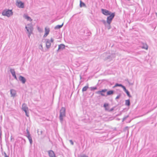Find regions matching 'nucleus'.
Segmentation results:
<instances>
[{
  "mask_svg": "<svg viewBox=\"0 0 157 157\" xmlns=\"http://www.w3.org/2000/svg\"><path fill=\"white\" fill-rule=\"evenodd\" d=\"M13 14V12L12 10L5 9L3 10L2 12V15L3 16L9 17L12 16Z\"/></svg>",
  "mask_w": 157,
  "mask_h": 157,
  "instance_id": "nucleus-2",
  "label": "nucleus"
},
{
  "mask_svg": "<svg viewBox=\"0 0 157 157\" xmlns=\"http://www.w3.org/2000/svg\"><path fill=\"white\" fill-rule=\"evenodd\" d=\"M107 28L108 29H110V25H108L107 26Z\"/></svg>",
  "mask_w": 157,
  "mask_h": 157,
  "instance_id": "nucleus-41",
  "label": "nucleus"
},
{
  "mask_svg": "<svg viewBox=\"0 0 157 157\" xmlns=\"http://www.w3.org/2000/svg\"><path fill=\"white\" fill-rule=\"evenodd\" d=\"M18 79L23 84H25L26 81V78L24 77L21 75H20Z\"/></svg>",
  "mask_w": 157,
  "mask_h": 157,
  "instance_id": "nucleus-9",
  "label": "nucleus"
},
{
  "mask_svg": "<svg viewBox=\"0 0 157 157\" xmlns=\"http://www.w3.org/2000/svg\"><path fill=\"white\" fill-rule=\"evenodd\" d=\"M66 108L64 107H62L60 110L59 119L61 123L63 122V118L66 117Z\"/></svg>",
  "mask_w": 157,
  "mask_h": 157,
  "instance_id": "nucleus-1",
  "label": "nucleus"
},
{
  "mask_svg": "<svg viewBox=\"0 0 157 157\" xmlns=\"http://www.w3.org/2000/svg\"><path fill=\"white\" fill-rule=\"evenodd\" d=\"M26 132H27V133L26 134V135H25V136L26 137L28 136H29L31 135H30V134L29 132V131L27 129H26Z\"/></svg>",
  "mask_w": 157,
  "mask_h": 157,
  "instance_id": "nucleus-25",
  "label": "nucleus"
},
{
  "mask_svg": "<svg viewBox=\"0 0 157 157\" xmlns=\"http://www.w3.org/2000/svg\"><path fill=\"white\" fill-rule=\"evenodd\" d=\"M121 87H122L123 89L124 90L125 92L127 90L126 89L125 86H123V85H122V86H121Z\"/></svg>",
  "mask_w": 157,
  "mask_h": 157,
  "instance_id": "nucleus-30",
  "label": "nucleus"
},
{
  "mask_svg": "<svg viewBox=\"0 0 157 157\" xmlns=\"http://www.w3.org/2000/svg\"><path fill=\"white\" fill-rule=\"evenodd\" d=\"M114 91L112 90H110L107 92V95L109 96L112 95L114 94Z\"/></svg>",
  "mask_w": 157,
  "mask_h": 157,
  "instance_id": "nucleus-17",
  "label": "nucleus"
},
{
  "mask_svg": "<svg viewBox=\"0 0 157 157\" xmlns=\"http://www.w3.org/2000/svg\"><path fill=\"white\" fill-rule=\"evenodd\" d=\"M121 87H122L123 89L124 90L125 92L127 90L126 89L125 86H123V85H122V86H121Z\"/></svg>",
  "mask_w": 157,
  "mask_h": 157,
  "instance_id": "nucleus-31",
  "label": "nucleus"
},
{
  "mask_svg": "<svg viewBox=\"0 0 157 157\" xmlns=\"http://www.w3.org/2000/svg\"><path fill=\"white\" fill-rule=\"evenodd\" d=\"M127 94V96L129 97H131V96L130 94L129 91L127 90V91L125 92Z\"/></svg>",
  "mask_w": 157,
  "mask_h": 157,
  "instance_id": "nucleus-28",
  "label": "nucleus"
},
{
  "mask_svg": "<svg viewBox=\"0 0 157 157\" xmlns=\"http://www.w3.org/2000/svg\"><path fill=\"white\" fill-rule=\"evenodd\" d=\"M88 84H87L84 87L82 90V92H84L86 91L87 89L89 88Z\"/></svg>",
  "mask_w": 157,
  "mask_h": 157,
  "instance_id": "nucleus-18",
  "label": "nucleus"
},
{
  "mask_svg": "<svg viewBox=\"0 0 157 157\" xmlns=\"http://www.w3.org/2000/svg\"><path fill=\"white\" fill-rule=\"evenodd\" d=\"M10 71L12 76L16 74L15 71L14 69H10Z\"/></svg>",
  "mask_w": 157,
  "mask_h": 157,
  "instance_id": "nucleus-23",
  "label": "nucleus"
},
{
  "mask_svg": "<svg viewBox=\"0 0 157 157\" xmlns=\"http://www.w3.org/2000/svg\"><path fill=\"white\" fill-rule=\"evenodd\" d=\"M65 48V45L63 44H61L59 45L58 48L57 50L58 52L59 51H61L63 50Z\"/></svg>",
  "mask_w": 157,
  "mask_h": 157,
  "instance_id": "nucleus-12",
  "label": "nucleus"
},
{
  "mask_svg": "<svg viewBox=\"0 0 157 157\" xmlns=\"http://www.w3.org/2000/svg\"><path fill=\"white\" fill-rule=\"evenodd\" d=\"M152 157H157V155H153Z\"/></svg>",
  "mask_w": 157,
  "mask_h": 157,
  "instance_id": "nucleus-44",
  "label": "nucleus"
},
{
  "mask_svg": "<svg viewBox=\"0 0 157 157\" xmlns=\"http://www.w3.org/2000/svg\"><path fill=\"white\" fill-rule=\"evenodd\" d=\"M105 110L108 111H109V108L108 107H108H107L106 108H105Z\"/></svg>",
  "mask_w": 157,
  "mask_h": 157,
  "instance_id": "nucleus-42",
  "label": "nucleus"
},
{
  "mask_svg": "<svg viewBox=\"0 0 157 157\" xmlns=\"http://www.w3.org/2000/svg\"><path fill=\"white\" fill-rule=\"evenodd\" d=\"M108 106H109V104L107 103H104V105H103V106L105 108L108 107Z\"/></svg>",
  "mask_w": 157,
  "mask_h": 157,
  "instance_id": "nucleus-32",
  "label": "nucleus"
},
{
  "mask_svg": "<svg viewBox=\"0 0 157 157\" xmlns=\"http://www.w3.org/2000/svg\"><path fill=\"white\" fill-rule=\"evenodd\" d=\"M5 157H9L8 156H7L6 153H5Z\"/></svg>",
  "mask_w": 157,
  "mask_h": 157,
  "instance_id": "nucleus-43",
  "label": "nucleus"
},
{
  "mask_svg": "<svg viewBox=\"0 0 157 157\" xmlns=\"http://www.w3.org/2000/svg\"><path fill=\"white\" fill-rule=\"evenodd\" d=\"M50 43H52L54 41V39L52 38H51V40H50Z\"/></svg>",
  "mask_w": 157,
  "mask_h": 157,
  "instance_id": "nucleus-38",
  "label": "nucleus"
},
{
  "mask_svg": "<svg viewBox=\"0 0 157 157\" xmlns=\"http://www.w3.org/2000/svg\"><path fill=\"white\" fill-rule=\"evenodd\" d=\"M63 25V23L61 25H58L56 26L54 29H59L61 28Z\"/></svg>",
  "mask_w": 157,
  "mask_h": 157,
  "instance_id": "nucleus-19",
  "label": "nucleus"
},
{
  "mask_svg": "<svg viewBox=\"0 0 157 157\" xmlns=\"http://www.w3.org/2000/svg\"><path fill=\"white\" fill-rule=\"evenodd\" d=\"M45 33L44 35L43 36V37H46L49 34L50 32V29L46 27L44 29Z\"/></svg>",
  "mask_w": 157,
  "mask_h": 157,
  "instance_id": "nucleus-8",
  "label": "nucleus"
},
{
  "mask_svg": "<svg viewBox=\"0 0 157 157\" xmlns=\"http://www.w3.org/2000/svg\"><path fill=\"white\" fill-rule=\"evenodd\" d=\"M115 57V54L113 55H111L109 56H108V57H107V59H112V58H114Z\"/></svg>",
  "mask_w": 157,
  "mask_h": 157,
  "instance_id": "nucleus-24",
  "label": "nucleus"
},
{
  "mask_svg": "<svg viewBox=\"0 0 157 157\" xmlns=\"http://www.w3.org/2000/svg\"><path fill=\"white\" fill-rule=\"evenodd\" d=\"M21 109L22 111L24 112L28 111V108L27 107L26 104L25 103H24L22 104Z\"/></svg>",
  "mask_w": 157,
  "mask_h": 157,
  "instance_id": "nucleus-11",
  "label": "nucleus"
},
{
  "mask_svg": "<svg viewBox=\"0 0 157 157\" xmlns=\"http://www.w3.org/2000/svg\"><path fill=\"white\" fill-rule=\"evenodd\" d=\"M49 156L50 157H56L55 153L53 151L50 150L48 151Z\"/></svg>",
  "mask_w": 157,
  "mask_h": 157,
  "instance_id": "nucleus-13",
  "label": "nucleus"
},
{
  "mask_svg": "<svg viewBox=\"0 0 157 157\" xmlns=\"http://www.w3.org/2000/svg\"><path fill=\"white\" fill-rule=\"evenodd\" d=\"M122 85L121 84H119L118 83H116L114 86V87H116L117 86L121 87L122 86Z\"/></svg>",
  "mask_w": 157,
  "mask_h": 157,
  "instance_id": "nucleus-27",
  "label": "nucleus"
},
{
  "mask_svg": "<svg viewBox=\"0 0 157 157\" xmlns=\"http://www.w3.org/2000/svg\"><path fill=\"white\" fill-rule=\"evenodd\" d=\"M90 89L91 91H93L97 90V88L96 86L91 87H90Z\"/></svg>",
  "mask_w": 157,
  "mask_h": 157,
  "instance_id": "nucleus-26",
  "label": "nucleus"
},
{
  "mask_svg": "<svg viewBox=\"0 0 157 157\" xmlns=\"http://www.w3.org/2000/svg\"><path fill=\"white\" fill-rule=\"evenodd\" d=\"M26 137L28 139L30 144L31 145L33 143V140L31 135L29 136H28Z\"/></svg>",
  "mask_w": 157,
  "mask_h": 157,
  "instance_id": "nucleus-21",
  "label": "nucleus"
},
{
  "mask_svg": "<svg viewBox=\"0 0 157 157\" xmlns=\"http://www.w3.org/2000/svg\"><path fill=\"white\" fill-rule=\"evenodd\" d=\"M14 78L16 79V80H17V76H16V74L13 75L12 76Z\"/></svg>",
  "mask_w": 157,
  "mask_h": 157,
  "instance_id": "nucleus-36",
  "label": "nucleus"
},
{
  "mask_svg": "<svg viewBox=\"0 0 157 157\" xmlns=\"http://www.w3.org/2000/svg\"><path fill=\"white\" fill-rule=\"evenodd\" d=\"M103 23L105 25V24L106 23V22H105V20H103Z\"/></svg>",
  "mask_w": 157,
  "mask_h": 157,
  "instance_id": "nucleus-45",
  "label": "nucleus"
},
{
  "mask_svg": "<svg viewBox=\"0 0 157 157\" xmlns=\"http://www.w3.org/2000/svg\"><path fill=\"white\" fill-rule=\"evenodd\" d=\"M121 87H122L123 89L124 90L125 92L127 90L126 89L125 86H123V85H122V86H121Z\"/></svg>",
  "mask_w": 157,
  "mask_h": 157,
  "instance_id": "nucleus-29",
  "label": "nucleus"
},
{
  "mask_svg": "<svg viewBox=\"0 0 157 157\" xmlns=\"http://www.w3.org/2000/svg\"><path fill=\"white\" fill-rule=\"evenodd\" d=\"M10 92L11 97H14L15 96L16 94V92L13 89H11L10 90Z\"/></svg>",
  "mask_w": 157,
  "mask_h": 157,
  "instance_id": "nucleus-15",
  "label": "nucleus"
},
{
  "mask_svg": "<svg viewBox=\"0 0 157 157\" xmlns=\"http://www.w3.org/2000/svg\"><path fill=\"white\" fill-rule=\"evenodd\" d=\"M16 5L19 8H23L24 7V3L21 1L17 2Z\"/></svg>",
  "mask_w": 157,
  "mask_h": 157,
  "instance_id": "nucleus-6",
  "label": "nucleus"
},
{
  "mask_svg": "<svg viewBox=\"0 0 157 157\" xmlns=\"http://www.w3.org/2000/svg\"><path fill=\"white\" fill-rule=\"evenodd\" d=\"M101 11L102 13L105 16H108L112 13L106 9H102Z\"/></svg>",
  "mask_w": 157,
  "mask_h": 157,
  "instance_id": "nucleus-5",
  "label": "nucleus"
},
{
  "mask_svg": "<svg viewBox=\"0 0 157 157\" xmlns=\"http://www.w3.org/2000/svg\"><path fill=\"white\" fill-rule=\"evenodd\" d=\"M28 111H25V113L26 116L27 117H29V113Z\"/></svg>",
  "mask_w": 157,
  "mask_h": 157,
  "instance_id": "nucleus-33",
  "label": "nucleus"
},
{
  "mask_svg": "<svg viewBox=\"0 0 157 157\" xmlns=\"http://www.w3.org/2000/svg\"><path fill=\"white\" fill-rule=\"evenodd\" d=\"M46 48L49 49L51 47V43H50V40L49 39H47L46 42Z\"/></svg>",
  "mask_w": 157,
  "mask_h": 157,
  "instance_id": "nucleus-14",
  "label": "nucleus"
},
{
  "mask_svg": "<svg viewBox=\"0 0 157 157\" xmlns=\"http://www.w3.org/2000/svg\"><path fill=\"white\" fill-rule=\"evenodd\" d=\"M80 7H82L86 6V5L84 3L80 0Z\"/></svg>",
  "mask_w": 157,
  "mask_h": 157,
  "instance_id": "nucleus-22",
  "label": "nucleus"
},
{
  "mask_svg": "<svg viewBox=\"0 0 157 157\" xmlns=\"http://www.w3.org/2000/svg\"><path fill=\"white\" fill-rule=\"evenodd\" d=\"M23 17L27 21H29L30 22L32 21V18L27 14H24L23 15Z\"/></svg>",
  "mask_w": 157,
  "mask_h": 157,
  "instance_id": "nucleus-10",
  "label": "nucleus"
},
{
  "mask_svg": "<svg viewBox=\"0 0 157 157\" xmlns=\"http://www.w3.org/2000/svg\"><path fill=\"white\" fill-rule=\"evenodd\" d=\"M141 48L146 50H147L148 48V46L147 44L146 43H143Z\"/></svg>",
  "mask_w": 157,
  "mask_h": 157,
  "instance_id": "nucleus-16",
  "label": "nucleus"
},
{
  "mask_svg": "<svg viewBox=\"0 0 157 157\" xmlns=\"http://www.w3.org/2000/svg\"><path fill=\"white\" fill-rule=\"evenodd\" d=\"M115 15V13L113 12L107 17V18L106 22L108 25L110 24Z\"/></svg>",
  "mask_w": 157,
  "mask_h": 157,
  "instance_id": "nucleus-4",
  "label": "nucleus"
},
{
  "mask_svg": "<svg viewBox=\"0 0 157 157\" xmlns=\"http://www.w3.org/2000/svg\"><path fill=\"white\" fill-rule=\"evenodd\" d=\"M114 107L112 108L109 109L108 111L110 112H112V111H113L114 109Z\"/></svg>",
  "mask_w": 157,
  "mask_h": 157,
  "instance_id": "nucleus-35",
  "label": "nucleus"
},
{
  "mask_svg": "<svg viewBox=\"0 0 157 157\" xmlns=\"http://www.w3.org/2000/svg\"><path fill=\"white\" fill-rule=\"evenodd\" d=\"M70 142L72 145H73L74 143L73 141L71 140H70Z\"/></svg>",
  "mask_w": 157,
  "mask_h": 157,
  "instance_id": "nucleus-39",
  "label": "nucleus"
},
{
  "mask_svg": "<svg viewBox=\"0 0 157 157\" xmlns=\"http://www.w3.org/2000/svg\"><path fill=\"white\" fill-rule=\"evenodd\" d=\"M125 120L124 119V118H123V119H122V122H123L124 121H125Z\"/></svg>",
  "mask_w": 157,
  "mask_h": 157,
  "instance_id": "nucleus-47",
  "label": "nucleus"
},
{
  "mask_svg": "<svg viewBox=\"0 0 157 157\" xmlns=\"http://www.w3.org/2000/svg\"><path fill=\"white\" fill-rule=\"evenodd\" d=\"M40 49H42L43 48L42 45L41 44L40 45Z\"/></svg>",
  "mask_w": 157,
  "mask_h": 157,
  "instance_id": "nucleus-40",
  "label": "nucleus"
},
{
  "mask_svg": "<svg viewBox=\"0 0 157 157\" xmlns=\"http://www.w3.org/2000/svg\"><path fill=\"white\" fill-rule=\"evenodd\" d=\"M81 157H88L86 155H84L82 156Z\"/></svg>",
  "mask_w": 157,
  "mask_h": 157,
  "instance_id": "nucleus-46",
  "label": "nucleus"
},
{
  "mask_svg": "<svg viewBox=\"0 0 157 157\" xmlns=\"http://www.w3.org/2000/svg\"><path fill=\"white\" fill-rule=\"evenodd\" d=\"M120 97H121L120 94H119V95H118L116 98L115 99V100H117V99H119L120 98Z\"/></svg>",
  "mask_w": 157,
  "mask_h": 157,
  "instance_id": "nucleus-34",
  "label": "nucleus"
},
{
  "mask_svg": "<svg viewBox=\"0 0 157 157\" xmlns=\"http://www.w3.org/2000/svg\"><path fill=\"white\" fill-rule=\"evenodd\" d=\"M155 14L156 15V16L157 17V13H155Z\"/></svg>",
  "mask_w": 157,
  "mask_h": 157,
  "instance_id": "nucleus-48",
  "label": "nucleus"
},
{
  "mask_svg": "<svg viewBox=\"0 0 157 157\" xmlns=\"http://www.w3.org/2000/svg\"><path fill=\"white\" fill-rule=\"evenodd\" d=\"M130 102L129 99H128L125 100V105L129 106L130 105Z\"/></svg>",
  "mask_w": 157,
  "mask_h": 157,
  "instance_id": "nucleus-20",
  "label": "nucleus"
},
{
  "mask_svg": "<svg viewBox=\"0 0 157 157\" xmlns=\"http://www.w3.org/2000/svg\"><path fill=\"white\" fill-rule=\"evenodd\" d=\"M25 29H26L27 32L28 33V36L30 37V35L32 33L33 31V27L31 24H29L25 26Z\"/></svg>",
  "mask_w": 157,
  "mask_h": 157,
  "instance_id": "nucleus-3",
  "label": "nucleus"
},
{
  "mask_svg": "<svg viewBox=\"0 0 157 157\" xmlns=\"http://www.w3.org/2000/svg\"><path fill=\"white\" fill-rule=\"evenodd\" d=\"M107 89H102L101 90H99L96 92V93L100 94L102 96H105V95L103 94L104 93H105L107 91Z\"/></svg>",
  "mask_w": 157,
  "mask_h": 157,
  "instance_id": "nucleus-7",
  "label": "nucleus"
},
{
  "mask_svg": "<svg viewBox=\"0 0 157 157\" xmlns=\"http://www.w3.org/2000/svg\"><path fill=\"white\" fill-rule=\"evenodd\" d=\"M129 117V115H128L127 116H125L123 118L125 120L128 117Z\"/></svg>",
  "mask_w": 157,
  "mask_h": 157,
  "instance_id": "nucleus-37",
  "label": "nucleus"
}]
</instances>
